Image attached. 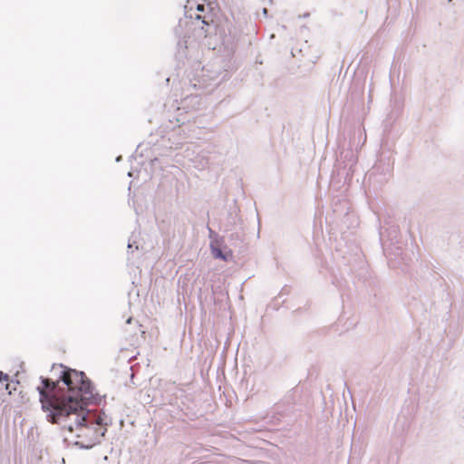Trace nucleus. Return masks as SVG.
Listing matches in <instances>:
<instances>
[{
  "mask_svg": "<svg viewBox=\"0 0 464 464\" xmlns=\"http://www.w3.org/2000/svg\"><path fill=\"white\" fill-rule=\"evenodd\" d=\"M42 383L37 391L42 409L50 422L75 433L78 439L92 440L104 434L101 428L102 418L92 415L86 410V406L97 399L84 372L68 369L57 382L43 379Z\"/></svg>",
  "mask_w": 464,
  "mask_h": 464,
  "instance_id": "f257e3e1",
  "label": "nucleus"
},
{
  "mask_svg": "<svg viewBox=\"0 0 464 464\" xmlns=\"http://www.w3.org/2000/svg\"><path fill=\"white\" fill-rule=\"evenodd\" d=\"M210 249H211L212 256L215 258L222 259L224 261L230 259L233 256L232 251H230V250L227 253H223L222 250L220 249L218 242L211 243Z\"/></svg>",
  "mask_w": 464,
  "mask_h": 464,
  "instance_id": "f03ea898",
  "label": "nucleus"
},
{
  "mask_svg": "<svg viewBox=\"0 0 464 464\" xmlns=\"http://www.w3.org/2000/svg\"><path fill=\"white\" fill-rule=\"evenodd\" d=\"M8 375L5 374L3 372H0V381H7Z\"/></svg>",
  "mask_w": 464,
  "mask_h": 464,
  "instance_id": "7ed1b4c3",
  "label": "nucleus"
},
{
  "mask_svg": "<svg viewBox=\"0 0 464 464\" xmlns=\"http://www.w3.org/2000/svg\"><path fill=\"white\" fill-rule=\"evenodd\" d=\"M204 9H205L204 5L198 4V5H197V10H198V12H203V11H204Z\"/></svg>",
  "mask_w": 464,
  "mask_h": 464,
  "instance_id": "20e7f679",
  "label": "nucleus"
},
{
  "mask_svg": "<svg viewBox=\"0 0 464 464\" xmlns=\"http://www.w3.org/2000/svg\"><path fill=\"white\" fill-rule=\"evenodd\" d=\"M197 19H202V22L206 24H208V22L205 20V17H202L200 14L196 16Z\"/></svg>",
  "mask_w": 464,
  "mask_h": 464,
  "instance_id": "39448f33",
  "label": "nucleus"
}]
</instances>
